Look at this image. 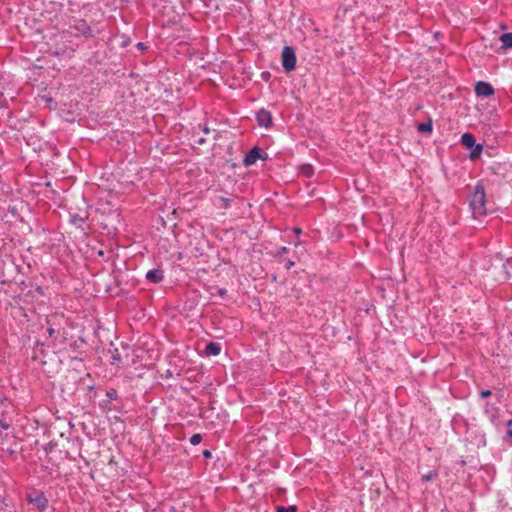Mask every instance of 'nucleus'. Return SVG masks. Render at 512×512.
Here are the masks:
<instances>
[{
    "instance_id": "nucleus-13",
    "label": "nucleus",
    "mask_w": 512,
    "mask_h": 512,
    "mask_svg": "<svg viewBox=\"0 0 512 512\" xmlns=\"http://www.w3.org/2000/svg\"><path fill=\"white\" fill-rule=\"evenodd\" d=\"M419 132L422 133H430L432 131V123L431 121L426 123H420L417 127Z\"/></svg>"
},
{
    "instance_id": "nucleus-7",
    "label": "nucleus",
    "mask_w": 512,
    "mask_h": 512,
    "mask_svg": "<svg viewBox=\"0 0 512 512\" xmlns=\"http://www.w3.org/2000/svg\"><path fill=\"white\" fill-rule=\"evenodd\" d=\"M264 152L259 147L252 148L244 157L246 166L253 165L258 159L263 158Z\"/></svg>"
},
{
    "instance_id": "nucleus-18",
    "label": "nucleus",
    "mask_w": 512,
    "mask_h": 512,
    "mask_svg": "<svg viewBox=\"0 0 512 512\" xmlns=\"http://www.w3.org/2000/svg\"><path fill=\"white\" fill-rule=\"evenodd\" d=\"M296 511V508L294 506H290L288 508L286 507H279L277 509V512H295Z\"/></svg>"
},
{
    "instance_id": "nucleus-19",
    "label": "nucleus",
    "mask_w": 512,
    "mask_h": 512,
    "mask_svg": "<svg viewBox=\"0 0 512 512\" xmlns=\"http://www.w3.org/2000/svg\"><path fill=\"white\" fill-rule=\"evenodd\" d=\"M480 395H481L482 398H487L488 396L491 395V391L490 390H482L480 392Z\"/></svg>"
},
{
    "instance_id": "nucleus-14",
    "label": "nucleus",
    "mask_w": 512,
    "mask_h": 512,
    "mask_svg": "<svg viewBox=\"0 0 512 512\" xmlns=\"http://www.w3.org/2000/svg\"><path fill=\"white\" fill-rule=\"evenodd\" d=\"M201 441H202V436L200 434H194L190 438V443L192 445H198L201 443Z\"/></svg>"
},
{
    "instance_id": "nucleus-22",
    "label": "nucleus",
    "mask_w": 512,
    "mask_h": 512,
    "mask_svg": "<svg viewBox=\"0 0 512 512\" xmlns=\"http://www.w3.org/2000/svg\"><path fill=\"white\" fill-rule=\"evenodd\" d=\"M47 332H48L49 336H53L55 334V329L52 327H49Z\"/></svg>"
},
{
    "instance_id": "nucleus-10",
    "label": "nucleus",
    "mask_w": 512,
    "mask_h": 512,
    "mask_svg": "<svg viewBox=\"0 0 512 512\" xmlns=\"http://www.w3.org/2000/svg\"><path fill=\"white\" fill-rule=\"evenodd\" d=\"M163 278V272L159 269H152L146 273V279L152 283H159Z\"/></svg>"
},
{
    "instance_id": "nucleus-21",
    "label": "nucleus",
    "mask_w": 512,
    "mask_h": 512,
    "mask_svg": "<svg viewBox=\"0 0 512 512\" xmlns=\"http://www.w3.org/2000/svg\"><path fill=\"white\" fill-rule=\"evenodd\" d=\"M288 252V249L287 247H281L279 250H278V255H283L285 253Z\"/></svg>"
},
{
    "instance_id": "nucleus-17",
    "label": "nucleus",
    "mask_w": 512,
    "mask_h": 512,
    "mask_svg": "<svg viewBox=\"0 0 512 512\" xmlns=\"http://www.w3.org/2000/svg\"><path fill=\"white\" fill-rule=\"evenodd\" d=\"M302 173L306 176V177H310L313 173V168L312 166L310 165H307V166H303L302 167Z\"/></svg>"
},
{
    "instance_id": "nucleus-16",
    "label": "nucleus",
    "mask_w": 512,
    "mask_h": 512,
    "mask_svg": "<svg viewBox=\"0 0 512 512\" xmlns=\"http://www.w3.org/2000/svg\"><path fill=\"white\" fill-rule=\"evenodd\" d=\"M86 219V216H80V215H72L71 216V222L74 224L83 223Z\"/></svg>"
},
{
    "instance_id": "nucleus-26",
    "label": "nucleus",
    "mask_w": 512,
    "mask_h": 512,
    "mask_svg": "<svg viewBox=\"0 0 512 512\" xmlns=\"http://www.w3.org/2000/svg\"><path fill=\"white\" fill-rule=\"evenodd\" d=\"M137 47H138L139 49H141V50L145 49V46H144V44H143L142 42H139V43L137 44Z\"/></svg>"
},
{
    "instance_id": "nucleus-25",
    "label": "nucleus",
    "mask_w": 512,
    "mask_h": 512,
    "mask_svg": "<svg viewBox=\"0 0 512 512\" xmlns=\"http://www.w3.org/2000/svg\"><path fill=\"white\" fill-rule=\"evenodd\" d=\"M292 266H294V262L293 261H288L287 264H286V268L290 269Z\"/></svg>"
},
{
    "instance_id": "nucleus-29",
    "label": "nucleus",
    "mask_w": 512,
    "mask_h": 512,
    "mask_svg": "<svg viewBox=\"0 0 512 512\" xmlns=\"http://www.w3.org/2000/svg\"><path fill=\"white\" fill-rule=\"evenodd\" d=\"M507 435L512 439V430L511 429L507 431Z\"/></svg>"
},
{
    "instance_id": "nucleus-9",
    "label": "nucleus",
    "mask_w": 512,
    "mask_h": 512,
    "mask_svg": "<svg viewBox=\"0 0 512 512\" xmlns=\"http://www.w3.org/2000/svg\"><path fill=\"white\" fill-rule=\"evenodd\" d=\"M484 412L489 417L491 422H493V423L496 422V420L498 418V414H499L498 407H496L495 405H492L490 403H486V405L484 407Z\"/></svg>"
},
{
    "instance_id": "nucleus-2",
    "label": "nucleus",
    "mask_w": 512,
    "mask_h": 512,
    "mask_svg": "<svg viewBox=\"0 0 512 512\" xmlns=\"http://www.w3.org/2000/svg\"><path fill=\"white\" fill-rule=\"evenodd\" d=\"M282 67L286 72H291L296 67V54L292 47L285 46L281 55Z\"/></svg>"
},
{
    "instance_id": "nucleus-28",
    "label": "nucleus",
    "mask_w": 512,
    "mask_h": 512,
    "mask_svg": "<svg viewBox=\"0 0 512 512\" xmlns=\"http://www.w3.org/2000/svg\"><path fill=\"white\" fill-rule=\"evenodd\" d=\"M203 132H204L205 134H208V133L210 132V130H209V128H208V127H204V128H203Z\"/></svg>"
},
{
    "instance_id": "nucleus-32",
    "label": "nucleus",
    "mask_w": 512,
    "mask_h": 512,
    "mask_svg": "<svg viewBox=\"0 0 512 512\" xmlns=\"http://www.w3.org/2000/svg\"><path fill=\"white\" fill-rule=\"evenodd\" d=\"M113 394H116V391H113V393H108V396L112 398Z\"/></svg>"
},
{
    "instance_id": "nucleus-8",
    "label": "nucleus",
    "mask_w": 512,
    "mask_h": 512,
    "mask_svg": "<svg viewBox=\"0 0 512 512\" xmlns=\"http://www.w3.org/2000/svg\"><path fill=\"white\" fill-rule=\"evenodd\" d=\"M256 119L259 126L268 128L272 125V115L269 111L261 109L256 114Z\"/></svg>"
},
{
    "instance_id": "nucleus-11",
    "label": "nucleus",
    "mask_w": 512,
    "mask_h": 512,
    "mask_svg": "<svg viewBox=\"0 0 512 512\" xmlns=\"http://www.w3.org/2000/svg\"><path fill=\"white\" fill-rule=\"evenodd\" d=\"M503 49L512 48V32L502 34L499 38Z\"/></svg>"
},
{
    "instance_id": "nucleus-30",
    "label": "nucleus",
    "mask_w": 512,
    "mask_h": 512,
    "mask_svg": "<svg viewBox=\"0 0 512 512\" xmlns=\"http://www.w3.org/2000/svg\"><path fill=\"white\" fill-rule=\"evenodd\" d=\"M506 425H507V426L512 425V420H508V421L506 422Z\"/></svg>"
},
{
    "instance_id": "nucleus-1",
    "label": "nucleus",
    "mask_w": 512,
    "mask_h": 512,
    "mask_svg": "<svg viewBox=\"0 0 512 512\" xmlns=\"http://www.w3.org/2000/svg\"><path fill=\"white\" fill-rule=\"evenodd\" d=\"M469 205L473 214V217H481L487 214L488 209L486 207V194L484 186L478 183L471 195L469 196Z\"/></svg>"
},
{
    "instance_id": "nucleus-3",
    "label": "nucleus",
    "mask_w": 512,
    "mask_h": 512,
    "mask_svg": "<svg viewBox=\"0 0 512 512\" xmlns=\"http://www.w3.org/2000/svg\"><path fill=\"white\" fill-rule=\"evenodd\" d=\"M69 32L75 36L89 37L92 35L91 28L83 19H76L69 26Z\"/></svg>"
},
{
    "instance_id": "nucleus-12",
    "label": "nucleus",
    "mask_w": 512,
    "mask_h": 512,
    "mask_svg": "<svg viewBox=\"0 0 512 512\" xmlns=\"http://www.w3.org/2000/svg\"><path fill=\"white\" fill-rule=\"evenodd\" d=\"M205 351L207 355L217 356L220 354L221 348L218 343L210 342L209 344H207Z\"/></svg>"
},
{
    "instance_id": "nucleus-6",
    "label": "nucleus",
    "mask_w": 512,
    "mask_h": 512,
    "mask_svg": "<svg viewBox=\"0 0 512 512\" xmlns=\"http://www.w3.org/2000/svg\"><path fill=\"white\" fill-rule=\"evenodd\" d=\"M475 93L480 97H490L494 94V89L491 84L479 81L475 85Z\"/></svg>"
},
{
    "instance_id": "nucleus-4",
    "label": "nucleus",
    "mask_w": 512,
    "mask_h": 512,
    "mask_svg": "<svg viewBox=\"0 0 512 512\" xmlns=\"http://www.w3.org/2000/svg\"><path fill=\"white\" fill-rule=\"evenodd\" d=\"M461 143L467 148H473V150L471 152L472 158L478 157L482 152V149H483L482 145H479V144L475 145V138L470 133H464L461 136Z\"/></svg>"
},
{
    "instance_id": "nucleus-24",
    "label": "nucleus",
    "mask_w": 512,
    "mask_h": 512,
    "mask_svg": "<svg viewBox=\"0 0 512 512\" xmlns=\"http://www.w3.org/2000/svg\"><path fill=\"white\" fill-rule=\"evenodd\" d=\"M0 426L3 428V429H8L9 428V425L4 423L3 421L0 420Z\"/></svg>"
},
{
    "instance_id": "nucleus-23",
    "label": "nucleus",
    "mask_w": 512,
    "mask_h": 512,
    "mask_svg": "<svg viewBox=\"0 0 512 512\" xmlns=\"http://www.w3.org/2000/svg\"><path fill=\"white\" fill-rule=\"evenodd\" d=\"M203 456H204L205 458H209V457H211V452H210V451H208V450H205V451L203 452Z\"/></svg>"
},
{
    "instance_id": "nucleus-15",
    "label": "nucleus",
    "mask_w": 512,
    "mask_h": 512,
    "mask_svg": "<svg viewBox=\"0 0 512 512\" xmlns=\"http://www.w3.org/2000/svg\"><path fill=\"white\" fill-rule=\"evenodd\" d=\"M437 476V472L436 471H430L428 474H425L422 476V481H431L433 480L435 477Z\"/></svg>"
},
{
    "instance_id": "nucleus-27",
    "label": "nucleus",
    "mask_w": 512,
    "mask_h": 512,
    "mask_svg": "<svg viewBox=\"0 0 512 512\" xmlns=\"http://www.w3.org/2000/svg\"><path fill=\"white\" fill-rule=\"evenodd\" d=\"M293 231H294L295 234H300L301 233V229L300 228H294Z\"/></svg>"
},
{
    "instance_id": "nucleus-5",
    "label": "nucleus",
    "mask_w": 512,
    "mask_h": 512,
    "mask_svg": "<svg viewBox=\"0 0 512 512\" xmlns=\"http://www.w3.org/2000/svg\"><path fill=\"white\" fill-rule=\"evenodd\" d=\"M27 500L40 510H44L47 507L48 500L45 495L40 491H32L27 494Z\"/></svg>"
},
{
    "instance_id": "nucleus-20",
    "label": "nucleus",
    "mask_w": 512,
    "mask_h": 512,
    "mask_svg": "<svg viewBox=\"0 0 512 512\" xmlns=\"http://www.w3.org/2000/svg\"><path fill=\"white\" fill-rule=\"evenodd\" d=\"M194 142L199 144V145H202V144L205 143V138L204 137H197V138H195Z\"/></svg>"
},
{
    "instance_id": "nucleus-31",
    "label": "nucleus",
    "mask_w": 512,
    "mask_h": 512,
    "mask_svg": "<svg viewBox=\"0 0 512 512\" xmlns=\"http://www.w3.org/2000/svg\"><path fill=\"white\" fill-rule=\"evenodd\" d=\"M113 394H116V391H113V393H108V396L112 398Z\"/></svg>"
}]
</instances>
